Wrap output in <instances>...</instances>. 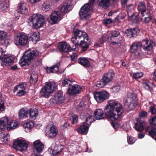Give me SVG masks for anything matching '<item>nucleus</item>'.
<instances>
[{
  "label": "nucleus",
  "mask_w": 156,
  "mask_h": 156,
  "mask_svg": "<svg viewBox=\"0 0 156 156\" xmlns=\"http://www.w3.org/2000/svg\"><path fill=\"white\" fill-rule=\"evenodd\" d=\"M107 116L112 120H116L123 112L122 105L114 100L109 101L104 109Z\"/></svg>",
  "instance_id": "nucleus-1"
},
{
  "label": "nucleus",
  "mask_w": 156,
  "mask_h": 156,
  "mask_svg": "<svg viewBox=\"0 0 156 156\" xmlns=\"http://www.w3.org/2000/svg\"><path fill=\"white\" fill-rule=\"evenodd\" d=\"M90 37L85 32L78 29L73 31L71 38L72 42L75 45L81 47L83 51H86L89 48Z\"/></svg>",
  "instance_id": "nucleus-2"
},
{
  "label": "nucleus",
  "mask_w": 156,
  "mask_h": 156,
  "mask_svg": "<svg viewBox=\"0 0 156 156\" xmlns=\"http://www.w3.org/2000/svg\"><path fill=\"white\" fill-rule=\"evenodd\" d=\"M38 54V52L36 50L26 51L20 61V65L22 66L28 65L32 61L36 58Z\"/></svg>",
  "instance_id": "nucleus-3"
},
{
  "label": "nucleus",
  "mask_w": 156,
  "mask_h": 156,
  "mask_svg": "<svg viewBox=\"0 0 156 156\" xmlns=\"http://www.w3.org/2000/svg\"><path fill=\"white\" fill-rule=\"evenodd\" d=\"M57 87V85L54 82H49L46 83L40 90L41 96L48 98L50 95L56 90Z\"/></svg>",
  "instance_id": "nucleus-4"
},
{
  "label": "nucleus",
  "mask_w": 156,
  "mask_h": 156,
  "mask_svg": "<svg viewBox=\"0 0 156 156\" xmlns=\"http://www.w3.org/2000/svg\"><path fill=\"white\" fill-rule=\"evenodd\" d=\"M57 87V85L54 82H49L46 83L40 90L41 96L48 98L50 95L56 90Z\"/></svg>",
  "instance_id": "nucleus-5"
},
{
  "label": "nucleus",
  "mask_w": 156,
  "mask_h": 156,
  "mask_svg": "<svg viewBox=\"0 0 156 156\" xmlns=\"http://www.w3.org/2000/svg\"><path fill=\"white\" fill-rule=\"evenodd\" d=\"M92 13L91 6L86 3L81 8L79 14L80 18L83 20H87L91 17Z\"/></svg>",
  "instance_id": "nucleus-6"
},
{
  "label": "nucleus",
  "mask_w": 156,
  "mask_h": 156,
  "mask_svg": "<svg viewBox=\"0 0 156 156\" xmlns=\"http://www.w3.org/2000/svg\"><path fill=\"white\" fill-rule=\"evenodd\" d=\"M137 98L134 94L129 93L126 98L124 101L125 105L129 108L131 110H133L137 105Z\"/></svg>",
  "instance_id": "nucleus-7"
},
{
  "label": "nucleus",
  "mask_w": 156,
  "mask_h": 156,
  "mask_svg": "<svg viewBox=\"0 0 156 156\" xmlns=\"http://www.w3.org/2000/svg\"><path fill=\"white\" fill-rule=\"evenodd\" d=\"M29 20L36 28L42 26L45 22L44 17L39 14H34L29 18Z\"/></svg>",
  "instance_id": "nucleus-8"
},
{
  "label": "nucleus",
  "mask_w": 156,
  "mask_h": 156,
  "mask_svg": "<svg viewBox=\"0 0 156 156\" xmlns=\"http://www.w3.org/2000/svg\"><path fill=\"white\" fill-rule=\"evenodd\" d=\"M94 95L96 101L99 103L108 99L109 96V93L106 91L94 92Z\"/></svg>",
  "instance_id": "nucleus-9"
},
{
  "label": "nucleus",
  "mask_w": 156,
  "mask_h": 156,
  "mask_svg": "<svg viewBox=\"0 0 156 156\" xmlns=\"http://www.w3.org/2000/svg\"><path fill=\"white\" fill-rule=\"evenodd\" d=\"M28 37L23 34H18L14 37V43L17 45L25 46L27 43Z\"/></svg>",
  "instance_id": "nucleus-10"
},
{
  "label": "nucleus",
  "mask_w": 156,
  "mask_h": 156,
  "mask_svg": "<svg viewBox=\"0 0 156 156\" xmlns=\"http://www.w3.org/2000/svg\"><path fill=\"white\" fill-rule=\"evenodd\" d=\"M65 101V98L63 95L62 92L60 91L55 94L50 99L51 104H60L63 103Z\"/></svg>",
  "instance_id": "nucleus-11"
},
{
  "label": "nucleus",
  "mask_w": 156,
  "mask_h": 156,
  "mask_svg": "<svg viewBox=\"0 0 156 156\" xmlns=\"http://www.w3.org/2000/svg\"><path fill=\"white\" fill-rule=\"evenodd\" d=\"M141 42H134L131 45L130 50L131 53L137 57L139 58L141 57L142 52L139 50V48L141 49Z\"/></svg>",
  "instance_id": "nucleus-12"
},
{
  "label": "nucleus",
  "mask_w": 156,
  "mask_h": 156,
  "mask_svg": "<svg viewBox=\"0 0 156 156\" xmlns=\"http://www.w3.org/2000/svg\"><path fill=\"white\" fill-rule=\"evenodd\" d=\"M58 48L60 50L64 52H67L72 51H77L79 50V48L77 46H73L71 48L69 44L66 42L60 43Z\"/></svg>",
  "instance_id": "nucleus-13"
},
{
  "label": "nucleus",
  "mask_w": 156,
  "mask_h": 156,
  "mask_svg": "<svg viewBox=\"0 0 156 156\" xmlns=\"http://www.w3.org/2000/svg\"><path fill=\"white\" fill-rule=\"evenodd\" d=\"M28 147V144L25 141L19 139L14 143L13 147L19 151H24L26 150Z\"/></svg>",
  "instance_id": "nucleus-14"
},
{
  "label": "nucleus",
  "mask_w": 156,
  "mask_h": 156,
  "mask_svg": "<svg viewBox=\"0 0 156 156\" xmlns=\"http://www.w3.org/2000/svg\"><path fill=\"white\" fill-rule=\"evenodd\" d=\"M141 44V48L147 51H151L155 45L154 42L151 40H149L147 38L143 40Z\"/></svg>",
  "instance_id": "nucleus-15"
},
{
  "label": "nucleus",
  "mask_w": 156,
  "mask_h": 156,
  "mask_svg": "<svg viewBox=\"0 0 156 156\" xmlns=\"http://www.w3.org/2000/svg\"><path fill=\"white\" fill-rule=\"evenodd\" d=\"M62 19L60 11H55L53 12L51 14L49 21L51 24H55L58 23Z\"/></svg>",
  "instance_id": "nucleus-16"
},
{
  "label": "nucleus",
  "mask_w": 156,
  "mask_h": 156,
  "mask_svg": "<svg viewBox=\"0 0 156 156\" xmlns=\"http://www.w3.org/2000/svg\"><path fill=\"white\" fill-rule=\"evenodd\" d=\"M58 130L54 126H48L47 127L46 135L48 137L54 138L56 136Z\"/></svg>",
  "instance_id": "nucleus-17"
},
{
  "label": "nucleus",
  "mask_w": 156,
  "mask_h": 156,
  "mask_svg": "<svg viewBox=\"0 0 156 156\" xmlns=\"http://www.w3.org/2000/svg\"><path fill=\"white\" fill-rule=\"evenodd\" d=\"M82 90L81 87L77 84L70 85L68 89V93L71 95H74L79 93Z\"/></svg>",
  "instance_id": "nucleus-18"
},
{
  "label": "nucleus",
  "mask_w": 156,
  "mask_h": 156,
  "mask_svg": "<svg viewBox=\"0 0 156 156\" xmlns=\"http://www.w3.org/2000/svg\"><path fill=\"white\" fill-rule=\"evenodd\" d=\"M14 58L12 56L5 55L1 59L2 66L3 67L11 65L13 62Z\"/></svg>",
  "instance_id": "nucleus-19"
},
{
  "label": "nucleus",
  "mask_w": 156,
  "mask_h": 156,
  "mask_svg": "<svg viewBox=\"0 0 156 156\" xmlns=\"http://www.w3.org/2000/svg\"><path fill=\"white\" fill-rule=\"evenodd\" d=\"M44 148V145L40 140H36L33 143V150L34 152L40 153Z\"/></svg>",
  "instance_id": "nucleus-20"
},
{
  "label": "nucleus",
  "mask_w": 156,
  "mask_h": 156,
  "mask_svg": "<svg viewBox=\"0 0 156 156\" xmlns=\"http://www.w3.org/2000/svg\"><path fill=\"white\" fill-rule=\"evenodd\" d=\"M114 76V73L113 70H110L107 73L104 75L102 80L105 84L109 83Z\"/></svg>",
  "instance_id": "nucleus-21"
},
{
  "label": "nucleus",
  "mask_w": 156,
  "mask_h": 156,
  "mask_svg": "<svg viewBox=\"0 0 156 156\" xmlns=\"http://www.w3.org/2000/svg\"><path fill=\"white\" fill-rule=\"evenodd\" d=\"M26 85V83H23L15 87L14 89L15 92L17 90H18L17 93V96H22L26 94L25 88V86Z\"/></svg>",
  "instance_id": "nucleus-22"
},
{
  "label": "nucleus",
  "mask_w": 156,
  "mask_h": 156,
  "mask_svg": "<svg viewBox=\"0 0 156 156\" xmlns=\"http://www.w3.org/2000/svg\"><path fill=\"white\" fill-rule=\"evenodd\" d=\"M63 146H61L60 147H57L56 143H53L50 148L49 149V151L50 153L53 155H55L61 151L63 149Z\"/></svg>",
  "instance_id": "nucleus-23"
},
{
  "label": "nucleus",
  "mask_w": 156,
  "mask_h": 156,
  "mask_svg": "<svg viewBox=\"0 0 156 156\" xmlns=\"http://www.w3.org/2000/svg\"><path fill=\"white\" fill-rule=\"evenodd\" d=\"M72 6L68 3H65L61 5L58 7V9L62 13H66L71 10Z\"/></svg>",
  "instance_id": "nucleus-24"
},
{
  "label": "nucleus",
  "mask_w": 156,
  "mask_h": 156,
  "mask_svg": "<svg viewBox=\"0 0 156 156\" xmlns=\"http://www.w3.org/2000/svg\"><path fill=\"white\" fill-rule=\"evenodd\" d=\"M90 126L86 124V122L82 123L79 128L78 129V132L81 133L82 134H86L88 131Z\"/></svg>",
  "instance_id": "nucleus-25"
},
{
  "label": "nucleus",
  "mask_w": 156,
  "mask_h": 156,
  "mask_svg": "<svg viewBox=\"0 0 156 156\" xmlns=\"http://www.w3.org/2000/svg\"><path fill=\"white\" fill-rule=\"evenodd\" d=\"M19 10L20 12L24 14L28 11V6L24 2H21L18 5Z\"/></svg>",
  "instance_id": "nucleus-26"
},
{
  "label": "nucleus",
  "mask_w": 156,
  "mask_h": 156,
  "mask_svg": "<svg viewBox=\"0 0 156 156\" xmlns=\"http://www.w3.org/2000/svg\"><path fill=\"white\" fill-rule=\"evenodd\" d=\"M38 115L37 110L35 108H32L28 110V117L32 119H35Z\"/></svg>",
  "instance_id": "nucleus-27"
},
{
  "label": "nucleus",
  "mask_w": 156,
  "mask_h": 156,
  "mask_svg": "<svg viewBox=\"0 0 156 156\" xmlns=\"http://www.w3.org/2000/svg\"><path fill=\"white\" fill-rule=\"evenodd\" d=\"M138 9L141 12V16H145L144 13L147 12L146 11V5L144 2H140L138 3Z\"/></svg>",
  "instance_id": "nucleus-28"
},
{
  "label": "nucleus",
  "mask_w": 156,
  "mask_h": 156,
  "mask_svg": "<svg viewBox=\"0 0 156 156\" xmlns=\"http://www.w3.org/2000/svg\"><path fill=\"white\" fill-rule=\"evenodd\" d=\"M146 123L142 120H137L134 126V128L137 131H141L144 130L145 126Z\"/></svg>",
  "instance_id": "nucleus-29"
},
{
  "label": "nucleus",
  "mask_w": 156,
  "mask_h": 156,
  "mask_svg": "<svg viewBox=\"0 0 156 156\" xmlns=\"http://www.w3.org/2000/svg\"><path fill=\"white\" fill-rule=\"evenodd\" d=\"M120 33L119 31L115 30H112L108 34V37L107 40L110 41H112L113 40H116V37Z\"/></svg>",
  "instance_id": "nucleus-30"
},
{
  "label": "nucleus",
  "mask_w": 156,
  "mask_h": 156,
  "mask_svg": "<svg viewBox=\"0 0 156 156\" xmlns=\"http://www.w3.org/2000/svg\"><path fill=\"white\" fill-rule=\"evenodd\" d=\"M18 126V122L15 120H13L7 123V128L8 130L10 131L16 129Z\"/></svg>",
  "instance_id": "nucleus-31"
},
{
  "label": "nucleus",
  "mask_w": 156,
  "mask_h": 156,
  "mask_svg": "<svg viewBox=\"0 0 156 156\" xmlns=\"http://www.w3.org/2000/svg\"><path fill=\"white\" fill-rule=\"evenodd\" d=\"M34 125V122H27L23 125L24 131L27 133L30 132Z\"/></svg>",
  "instance_id": "nucleus-32"
},
{
  "label": "nucleus",
  "mask_w": 156,
  "mask_h": 156,
  "mask_svg": "<svg viewBox=\"0 0 156 156\" xmlns=\"http://www.w3.org/2000/svg\"><path fill=\"white\" fill-rule=\"evenodd\" d=\"M28 110L26 108H23L20 109L19 112V115L20 119H22L24 117H28Z\"/></svg>",
  "instance_id": "nucleus-33"
},
{
  "label": "nucleus",
  "mask_w": 156,
  "mask_h": 156,
  "mask_svg": "<svg viewBox=\"0 0 156 156\" xmlns=\"http://www.w3.org/2000/svg\"><path fill=\"white\" fill-rule=\"evenodd\" d=\"M78 63L85 67H88L90 65V63L87 59L84 57H81L78 59Z\"/></svg>",
  "instance_id": "nucleus-34"
},
{
  "label": "nucleus",
  "mask_w": 156,
  "mask_h": 156,
  "mask_svg": "<svg viewBox=\"0 0 156 156\" xmlns=\"http://www.w3.org/2000/svg\"><path fill=\"white\" fill-rule=\"evenodd\" d=\"M94 115L97 120H100L104 119V112L101 109H97L94 112Z\"/></svg>",
  "instance_id": "nucleus-35"
},
{
  "label": "nucleus",
  "mask_w": 156,
  "mask_h": 156,
  "mask_svg": "<svg viewBox=\"0 0 156 156\" xmlns=\"http://www.w3.org/2000/svg\"><path fill=\"white\" fill-rule=\"evenodd\" d=\"M137 30L135 28H129L125 31L126 35L129 37H134L136 35Z\"/></svg>",
  "instance_id": "nucleus-36"
},
{
  "label": "nucleus",
  "mask_w": 156,
  "mask_h": 156,
  "mask_svg": "<svg viewBox=\"0 0 156 156\" xmlns=\"http://www.w3.org/2000/svg\"><path fill=\"white\" fill-rule=\"evenodd\" d=\"M135 8V6L133 4L126 6V9L128 16L129 17H133L134 14V10Z\"/></svg>",
  "instance_id": "nucleus-37"
},
{
  "label": "nucleus",
  "mask_w": 156,
  "mask_h": 156,
  "mask_svg": "<svg viewBox=\"0 0 156 156\" xmlns=\"http://www.w3.org/2000/svg\"><path fill=\"white\" fill-rule=\"evenodd\" d=\"M58 64H57L52 67H47L46 69L47 73H50L58 72Z\"/></svg>",
  "instance_id": "nucleus-38"
},
{
  "label": "nucleus",
  "mask_w": 156,
  "mask_h": 156,
  "mask_svg": "<svg viewBox=\"0 0 156 156\" xmlns=\"http://www.w3.org/2000/svg\"><path fill=\"white\" fill-rule=\"evenodd\" d=\"M145 16H141V20L142 21L145 23H149L151 20L150 13L149 11L144 13Z\"/></svg>",
  "instance_id": "nucleus-39"
},
{
  "label": "nucleus",
  "mask_w": 156,
  "mask_h": 156,
  "mask_svg": "<svg viewBox=\"0 0 156 156\" xmlns=\"http://www.w3.org/2000/svg\"><path fill=\"white\" fill-rule=\"evenodd\" d=\"M8 122V119L7 117H3L0 120V129L1 130H3L5 129Z\"/></svg>",
  "instance_id": "nucleus-40"
},
{
  "label": "nucleus",
  "mask_w": 156,
  "mask_h": 156,
  "mask_svg": "<svg viewBox=\"0 0 156 156\" xmlns=\"http://www.w3.org/2000/svg\"><path fill=\"white\" fill-rule=\"evenodd\" d=\"M146 131L148 133L149 135L153 138L156 135V129L151 126H148L146 129Z\"/></svg>",
  "instance_id": "nucleus-41"
},
{
  "label": "nucleus",
  "mask_w": 156,
  "mask_h": 156,
  "mask_svg": "<svg viewBox=\"0 0 156 156\" xmlns=\"http://www.w3.org/2000/svg\"><path fill=\"white\" fill-rule=\"evenodd\" d=\"M8 134L3 133H0V141L2 144H6L8 141Z\"/></svg>",
  "instance_id": "nucleus-42"
},
{
  "label": "nucleus",
  "mask_w": 156,
  "mask_h": 156,
  "mask_svg": "<svg viewBox=\"0 0 156 156\" xmlns=\"http://www.w3.org/2000/svg\"><path fill=\"white\" fill-rule=\"evenodd\" d=\"M142 84L143 87L147 90H151L153 86V83L148 81H146L143 82Z\"/></svg>",
  "instance_id": "nucleus-43"
},
{
  "label": "nucleus",
  "mask_w": 156,
  "mask_h": 156,
  "mask_svg": "<svg viewBox=\"0 0 156 156\" xmlns=\"http://www.w3.org/2000/svg\"><path fill=\"white\" fill-rule=\"evenodd\" d=\"M37 74L35 73H33L31 75L29 81L30 83L34 84L37 82Z\"/></svg>",
  "instance_id": "nucleus-44"
},
{
  "label": "nucleus",
  "mask_w": 156,
  "mask_h": 156,
  "mask_svg": "<svg viewBox=\"0 0 156 156\" xmlns=\"http://www.w3.org/2000/svg\"><path fill=\"white\" fill-rule=\"evenodd\" d=\"M131 76L135 79L142 77L143 75V73L141 72L136 73H130Z\"/></svg>",
  "instance_id": "nucleus-45"
},
{
  "label": "nucleus",
  "mask_w": 156,
  "mask_h": 156,
  "mask_svg": "<svg viewBox=\"0 0 156 156\" xmlns=\"http://www.w3.org/2000/svg\"><path fill=\"white\" fill-rule=\"evenodd\" d=\"M94 117L92 116H89L86 117V124L87 125L90 126L91 122H93L94 121Z\"/></svg>",
  "instance_id": "nucleus-46"
},
{
  "label": "nucleus",
  "mask_w": 156,
  "mask_h": 156,
  "mask_svg": "<svg viewBox=\"0 0 156 156\" xmlns=\"http://www.w3.org/2000/svg\"><path fill=\"white\" fill-rule=\"evenodd\" d=\"M40 37L38 33H34L31 36L30 38L33 42H36L39 40Z\"/></svg>",
  "instance_id": "nucleus-47"
},
{
  "label": "nucleus",
  "mask_w": 156,
  "mask_h": 156,
  "mask_svg": "<svg viewBox=\"0 0 156 156\" xmlns=\"http://www.w3.org/2000/svg\"><path fill=\"white\" fill-rule=\"evenodd\" d=\"M4 104L5 101L4 98L0 96V111H4L5 109Z\"/></svg>",
  "instance_id": "nucleus-48"
},
{
  "label": "nucleus",
  "mask_w": 156,
  "mask_h": 156,
  "mask_svg": "<svg viewBox=\"0 0 156 156\" xmlns=\"http://www.w3.org/2000/svg\"><path fill=\"white\" fill-rule=\"evenodd\" d=\"M62 85L64 86H68L69 85H72V82L70 80H69L67 79H65L62 82Z\"/></svg>",
  "instance_id": "nucleus-49"
},
{
  "label": "nucleus",
  "mask_w": 156,
  "mask_h": 156,
  "mask_svg": "<svg viewBox=\"0 0 156 156\" xmlns=\"http://www.w3.org/2000/svg\"><path fill=\"white\" fill-rule=\"evenodd\" d=\"M7 36L6 32L3 31H0V41L5 39Z\"/></svg>",
  "instance_id": "nucleus-50"
},
{
  "label": "nucleus",
  "mask_w": 156,
  "mask_h": 156,
  "mask_svg": "<svg viewBox=\"0 0 156 156\" xmlns=\"http://www.w3.org/2000/svg\"><path fill=\"white\" fill-rule=\"evenodd\" d=\"M113 93L117 92L120 89V86L119 85H115L111 88Z\"/></svg>",
  "instance_id": "nucleus-51"
},
{
  "label": "nucleus",
  "mask_w": 156,
  "mask_h": 156,
  "mask_svg": "<svg viewBox=\"0 0 156 156\" xmlns=\"http://www.w3.org/2000/svg\"><path fill=\"white\" fill-rule=\"evenodd\" d=\"M112 22V20L111 18L105 19L102 21L103 23L105 25H107Z\"/></svg>",
  "instance_id": "nucleus-52"
},
{
  "label": "nucleus",
  "mask_w": 156,
  "mask_h": 156,
  "mask_svg": "<svg viewBox=\"0 0 156 156\" xmlns=\"http://www.w3.org/2000/svg\"><path fill=\"white\" fill-rule=\"evenodd\" d=\"M105 85V83L103 82V80H101L100 81H97L96 86L98 87V88H99L103 87Z\"/></svg>",
  "instance_id": "nucleus-53"
},
{
  "label": "nucleus",
  "mask_w": 156,
  "mask_h": 156,
  "mask_svg": "<svg viewBox=\"0 0 156 156\" xmlns=\"http://www.w3.org/2000/svg\"><path fill=\"white\" fill-rule=\"evenodd\" d=\"M127 141L129 144H132L135 142L136 139L134 137L130 136H129Z\"/></svg>",
  "instance_id": "nucleus-54"
},
{
  "label": "nucleus",
  "mask_w": 156,
  "mask_h": 156,
  "mask_svg": "<svg viewBox=\"0 0 156 156\" xmlns=\"http://www.w3.org/2000/svg\"><path fill=\"white\" fill-rule=\"evenodd\" d=\"M121 41L119 40H113L112 41H110L109 42L111 41V43L110 45H115L118 44H119L120 43Z\"/></svg>",
  "instance_id": "nucleus-55"
},
{
  "label": "nucleus",
  "mask_w": 156,
  "mask_h": 156,
  "mask_svg": "<svg viewBox=\"0 0 156 156\" xmlns=\"http://www.w3.org/2000/svg\"><path fill=\"white\" fill-rule=\"evenodd\" d=\"M5 55L4 51L0 47V59L1 60Z\"/></svg>",
  "instance_id": "nucleus-56"
},
{
  "label": "nucleus",
  "mask_w": 156,
  "mask_h": 156,
  "mask_svg": "<svg viewBox=\"0 0 156 156\" xmlns=\"http://www.w3.org/2000/svg\"><path fill=\"white\" fill-rule=\"evenodd\" d=\"M150 122L154 125H156V117L152 118L149 120Z\"/></svg>",
  "instance_id": "nucleus-57"
},
{
  "label": "nucleus",
  "mask_w": 156,
  "mask_h": 156,
  "mask_svg": "<svg viewBox=\"0 0 156 156\" xmlns=\"http://www.w3.org/2000/svg\"><path fill=\"white\" fill-rule=\"evenodd\" d=\"M112 125L115 129H116L119 127V125L118 123L115 122H112Z\"/></svg>",
  "instance_id": "nucleus-58"
},
{
  "label": "nucleus",
  "mask_w": 156,
  "mask_h": 156,
  "mask_svg": "<svg viewBox=\"0 0 156 156\" xmlns=\"http://www.w3.org/2000/svg\"><path fill=\"white\" fill-rule=\"evenodd\" d=\"M150 112L152 114H154L156 113V109L153 106H151L150 108Z\"/></svg>",
  "instance_id": "nucleus-59"
},
{
  "label": "nucleus",
  "mask_w": 156,
  "mask_h": 156,
  "mask_svg": "<svg viewBox=\"0 0 156 156\" xmlns=\"http://www.w3.org/2000/svg\"><path fill=\"white\" fill-rule=\"evenodd\" d=\"M78 117L76 115H74L73 117V120L72 122L73 124H76L78 121Z\"/></svg>",
  "instance_id": "nucleus-60"
},
{
  "label": "nucleus",
  "mask_w": 156,
  "mask_h": 156,
  "mask_svg": "<svg viewBox=\"0 0 156 156\" xmlns=\"http://www.w3.org/2000/svg\"><path fill=\"white\" fill-rule=\"evenodd\" d=\"M147 115V112L144 111H143L139 113V116L140 117H143L146 116Z\"/></svg>",
  "instance_id": "nucleus-61"
},
{
  "label": "nucleus",
  "mask_w": 156,
  "mask_h": 156,
  "mask_svg": "<svg viewBox=\"0 0 156 156\" xmlns=\"http://www.w3.org/2000/svg\"><path fill=\"white\" fill-rule=\"evenodd\" d=\"M145 136V134L144 133L140 132L138 134V137L140 139L143 138Z\"/></svg>",
  "instance_id": "nucleus-62"
},
{
  "label": "nucleus",
  "mask_w": 156,
  "mask_h": 156,
  "mask_svg": "<svg viewBox=\"0 0 156 156\" xmlns=\"http://www.w3.org/2000/svg\"><path fill=\"white\" fill-rule=\"evenodd\" d=\"M128 0H121V3L123 6H125V5L127 3Z\"/></svg>",
  "instance_id": "nucleus-63"
},
{
  "label": "nucleus",
  "mask_w": 156,
  "mask_h": 156,
  "mask_svg": "<svg viewBox=\"0 0 156 156\" xmlns=\"http://www.w3.org/2000/svg\"><path fill=\"white\" fill-rule=\"evenodd\" d=\"M74 146L73 144H71L70 145H68V149L69 150H71L72 149H73L74 148Z\"/></svg>",
  "instance_id": "nucleus-64"
}]
</instances>
